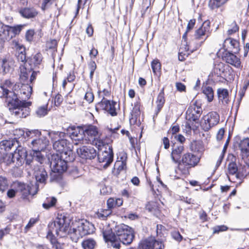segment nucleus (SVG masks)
Here are the masks:
<instances>
[{"label": "nucleus", "mask_w": 249, "mask_h": 249, "mask_svg": "<svg viewBox=\"0 0 249 249\" xmlns=\"http://www.w3.org/2000/svg\"><path fill=\"white\" fill-rule=\"evenodd\" d=\"M14 186L17 191L21 194L23 199H27L29 195L34 196L38 190V187L34 186L32 184H26L19 181L15 182Z\"/></svg>", "instance_id": "9d476101"}, {"label": "nucleus", "mask_w": 249, "mask_h": 249, "mask_svg": "<svg viewBox=\"0 0 249 249\" xmlns=\"http://www.w3.org/2000/svg\"><path fill=\"white\" fill-rule=\"evenodd\" d=\"M94 98V94L91 91V89L90 88L86 92L84 96V99L89 103H91L93 101Z\"/></svg>", "instance_id": "6e6d98bb"}, {"label": "nucleus", "mask_w": 249, "mask_h": 249, "mask_svg": "<svg viewBox=\"0 0 249 249\" xmlns=\"http://www.w3.org/2000/svg\"><path fill=\"white\" fill-rule=\"evenodd\" d=\"M41 135L40 131L36 129L28 130L26 132V136L29 138H33L34 137L36 138Z\"/></svg>", "instance_id": "5fc2aeb1"}, {"label": "nucleus", "mask_w": 249, "mask_h": 249, "mask_svg": "<svg viewBox=\"0 0 249 249\" xmlns=\"http://www.w3.org/2000/svg\"><path fill=\"white\" fill-rule=\"evenodd\" d=\"M153 243L152 249H164V246L161 240H157L153 237Z\"/></svg>", "instance_id": "3c124183"}, {"label": "nucleus", "mask_w": 249, "mask_h": 249, "mask_svg": "<svg viewBox=\"0 0 249 249\" xmlns=\"http://www.w3.org/2000/svg\"><path fill=\"white\" fill-rule=\"evenodd\" d=\"M73 160L72 156L65 158L61 157V155L58 154H53L52 156V159L50 161L51 166L55 171L59 172H64L68 168L67 162Z\"/></svg>", "instance_id": "0eeeda50"}, {"label": "nucleus", "mask_w": 249, "mask_h": 249, "mask_svg": "<svg viewBox=\"0 0 249 249\" xmlns=\"http://www.w3.org/2000/svg\"><path fill=\"white\" fill-rule=\"evenodd\" d=\"M49 143L48 139L41 135L32 140L31 142L32 150L29 152L27 151L26 165L31 166L35 161L42 163L44 157L41 152L46 148Z\"/></svg>", "instance_id": "f03ea898"}, {"label": "nucleus", "mask_w": 249, "mask_h": 249, "mask_svg": "<svg viewBox=\"0 0 249 249\" xmlns=\"http://www.w3.org/2000/svg\"><path fill=\"white\" fill-rule=\"evenodd\" d=\"M0 35L2 36L5 39H10L11 34L9 25H3L0 31Z\"/></svg>", "instance_id": "ea45409f"}, {"label": "nucleus", "mask_w": 249, "mask_h": 249, "mask_svg": "<svg viewBox=\"0 0 249 249\" xmlns=\"http://www.w3.org/2000/svg\"><path fill=\"white\" fill-rule=\"evenodd\" d=\"M35 177L36 181V186L38 187V184L44 185L46 184V180L48 177L47 172L43 166H41L35 172Z\"/></svg>", "instance_id": "6ab92c4d"}, {"label": "nucleus", "mask_w": 249, "mask_h": 249, "mask_svg": "<svg viewBox=\"0 0 249 249\" xmlns=\"http://www.w3.org/2000/svg\"><path fill=\"white\" fill-rule=\"evenodd\" d=\"M112 212V210H110L102 209L96 213V215L99 219L105 220L111 214Z\"/></svg>", "instance_id": "58836bf2"}, {"label": "nucleus", "mask_w": 249, "mask_h": 249, "mask_svg": "<svg viewBox=\"0 0 249 249\" xmlns=\"http://www.w3.org/2000/svg\"><path fill=\"white\" fill-rule=\"evenodd\" d=\"M112 232L124 245H130L135 237L133 229L124 224L116 225Z\"/></svg>", "instance_id": "39448f33"}, {"label": "nucleus", "mask_w": 249, "mask_h": 249, "mask_svg": "<svg viewBox=\"0 0 249 249\" xmlns=\"http://www.w3.org/2000/svg\"><path fill=\"white\" fill-rule=\"evenodd\" d=\"M223 59L226 63L232 65L236 68H239L241 67L240 59L232 53L226 52L223 54Z\"/></svg>", "instance_id": "a211bd4d"}, {"label": "nucleus", "mask_w": 249, "mask_h": 249, "mask_svg": "<svg viewBox=\"0 0 249 249\" xmlns=\"http://www.w3.org/2000/svg\"><path fill=\"white\" fill-rule=\"evenodd\" d=\"M97 157L99 162L104 163L103 164V167L107 168L113 160L114 154L112 146L108 144L103 145L99 150Z\"/></svg>", "instance_id": "423d86ee"}, {"label": "nucleus", "mask_w": 249, "mask_h": 249, "mask_svg": "<svg viewBox=\"0 0 249 249\" xmlns=\"http://www.w3.org/2000/svg\"><path fill=\"white\" fill-rule=\"evenodd\" d=\"M82 245L84 249H94L96 242L93 238H88L82 242Z\"/></svg>", "instance_id": "e433bc0d"}, {"label": "nucleus", "mask_w": 249, "mask_h": 249, "mask_svg": "<svg viewBox=\"0 0 249 249\" xmlns=\"http://www.w3.org/2000/svg\"><path fill=\"white\" fill-rule=\"evenodd\" d=\"M25 24H19L16 26H9L10 30L11 38L15 37L16 35H19L21 30L25 27Z\"/></svg>", "instance_id": "473e14b6"}, {"label": "nucleus", "mask_w": 249, "mask_h": 249, "mask_svg": "<svg viewBox=\"0 0 249 249\" xmlns=\"http://www.w3.org/2000/svg\"><path fill=\"white\" fill-rule=\"evenodd\" d=\"M196 24V19L193 18V19H190L188 23V24H187V32H189L191 30H192L195 25Z\"/></svg>", "instance_id": "69168bd1"}, {"label": "nucleus", "mask_w": 249, "mask_h": 249, "mask_svg": "<svg viewBox=\"0 0 249 249\" xmlns=\"http://www.w3.org/2000/svg\"><path fill=\"white\" fill-rule=\"evenodd\" d=\"M19 68L20 70V80L24 82L28 78V77L30 75V73L31 72L32 69H31V70H27V69L25 67V66L23 65H20Z\"/></svg>", "instance_id": "4c0bfd02"}, {"label": "nucleus", "mask_w": 249, "mask_h": 249, "mask_svg": "<svg viewBox=\"0 0 249 249\" xmlns=\"http://www.w3.org/2000/svg\"><path fill=\"white\" fill-rule=\"evenodd\" d=\"M54 101L56 106H59L63 101L62 96L59 94H57L54 98Z\"/></svg>", "instance_id": "338daca9"}, {"label": "nucleus", "mask_w": 249, "mask_h": 249, "mask_svg": "<svg viewBox=\"0 0 249 249\" xmlns=\"http://www.w3.org/2000/svg\"><path fill=\"white\" fill-rule=\"evenodd\" d=\"M19 13L23 18L32 19L35 18L38 14L37 10L33 7L21 8Z\"/></svg>", "instance_id": "aec40b11"}, {"label": "nucleus", "mask_w": 249, "mask_h": 249, "mask_svg": "<svg viewBox=\"0 0 249 249\" xmlns=\"http://www.w3.org/2000/svg\"><path fill=\"white\" fill-rule=\"evenodd\" d=\"M83 131L85 138H86V135L92 138L96 136L97 134V128L93 125H89L85 129L83 128Z\"/></svg>", "instance_id": "c9c22d12"}, {"label": "nucleus", "mask_w": 249, "mask_h": 249, "mask_svg": "<svg viewBox=\"0 0 249 249\" xmlns=\"http://www.w3.org/2000/svg\"><path fill=\"white\" fill-rule=\"evenodd\" d=\"M151 68L153 72L157 74L158 72H160L161 65L159 61L157 59L153 60L151 62Z\"/></svg>", "instance_id": "de8ad7c7"}, {"label": "nucleus", "mask_w": 249, "mask_h": 249, "mask_svg": "<svg viewBox=\"0 0 249 249\" xmlns=\"http://www.w3.org/2000/svg\"><path fill=\"white\" fill-rule=\"evenodd\" d=\"M66 133L73 141L75 144H83L87 139L85 138L83 128L79 126L71 125L66 129Z\"/></svg>", "instance_id": "1a4fd4ad"}, {"label": "nucleus", "mask_w": 249, "mask_h": 249, "mask_svg": "<svg viewBox=\"0 0 249 249\" xmlns=\"http://www.w3.org/2000/svg\"><path fill=\"white\" fill-rule=\"evenodd\" d=\"M13 46L16 49V54H20L22 53H26L25 48L21 44H19L18 42L14 41L13 42Z\"/></svg>", "instance_id": "49530a36"}, {"label": "nucleus", "mask_w": 249, "mask_h": 249, "mask_svg": "<svg viewBox=\"0 0 249 249\" xmlns=\"http://www.w3.org/2000/svg\"><path fill=\"white\" fill-rule=\"evenodd\" d=\"M27 60H28V63L30 65L33 64L35 66L37 67L42 62V55L41 53H38L33 57L28 58Z\"/></svg>", "instance_id": "2f4dec72"}, {"label": "nucleus", "mask_w": 249, "mask_h": 249, "mask_svg": "<svg viewBox=\"0 0 249 249\" xmlns=\"http://www.w3.org/2000/svg\"><path fill=\"white\" fill-rule=\"evenodd\" d=\"M203 93L206 96L209 102H211L213 99V90L212 88L208 86L205 87L203 90Z\"/></svg>", "instance_id": "79ce46f5"}, {"label": "nucleus", "mask_w": 249, "mask_h": 249, "mask_svg": "<svg viewBox=\"0 0 249 249\" xmlns=\"http://www.w3.org/2000/svg\"><path fill=\"white\" fill-rule=\"evenodd\" d=\"M48 135L53 143L65 138L66 133L61 131H51L48 132Z\"/></svg>", "instance_id": "7c9ffc66"}, {"label": "nucleus", "mask_w": 249, "mask_h": 249, "mask_svg": "<svg viewBox=\"0 0 249 249\" xmlns=\"http://www.w3.org/2000/svg\"><path fill=\"white\" fill-rule=\"evenodd\" d=\"M11 231V228L9 226H6L4 229L0 230V239H2L3 237L10 233Z\"/></svg>", "instance_id": "0e129e2a"}, {"label": "nucleus", "mask_w": 249, "mask_h": 249, "mask_svg": "<svg viewBox=\"0 0 249 249\" xmlns=\"http://www.w3.org/2000/svg\"><path fill=\"white\" fill-rule=\"evenodd\" d=\"M9 183L7 178L3 176H0V191L3 192L7 190Z\"/></svg>", "instance_id": "c03bdc74"}, {"label": "nucleus", "mask_w": 249, "mask_h": 249, "mask_svg": "<svg viewBox=\"0 0 249 249\" xmlns=\"http://www.w3.org/2000/svg\"><path fill=\"white\" fill-rule=\"evenodd\" d=\"M171 236L173 239L179 242L182 240V236L178 231H173L171 233Z\"/></svg>", "instance_id": "4d7b16f0"}, {"label": "nucleus", "mask_w": 249, "mask_h": 249, "mask_svg": "<svg viewBox=\"0 0 249 249\" xmlns=\"http://www.w3.org/2000/svg\"><path fill=\"white\" fill-rule=\"evenodd\" d=\"M153 237L142 241L139 244V249H152Z\"/></svg>", "instance_id": "72a5a7b5"}, {"label": "nucleus", "mask_w": 249, "mask_h": 249, "mask_svg": "<svg viewBox=\"0 0 249 249\" xmlns=\"http://www.w3.org/2000/svg\"><path fill=\"white\" fill-rule=\"evenodd\" d=\"M62 172H59L54 171L52 168V172L50 173V180L51 182L53 181H59L62 179Z\"/></svg>", "instance_id": "a19ab883"}, {"label": "nucleus", "mask_w": 249, "mask_h": 249, "mask_svg": "<svg viewBox=\"0 0 249 249\" xmlns=\"http://www.w3.org/2000/svg\"><path fill=\"white\" fill-rule=\"evenodd\" d=\"M123 203V201L122 198L110 197L107 202V209L112 210L114 208L122 206Z\"/></svg>", "instance_id": "c85d7f7f"}, {"label": "nucleus", "mask_w": 249, "mask_h": 249, "mask_svg": "<svg viewBox=\"0 0 249 249\" xmlns=\"http://www.w3.org/2000/svg\"><path fill=\"white\" fill-rule=\"evenodd\" d=\"M223 48L225 50L230 48L232 50V52L236 53L239 51V42L236 39L228 38H226L223 43Z\"/></svg>", "instance_id": "4be33fe9"}, {"label": "nucleus", "mask_w": 249, "mask_h": 249, "mask_svg": "<svg viewBox=\"0 0 249 249\" xmlns=\"http://www.w3.org/2000/svg\"><path fill=\"white\" fill-rule=\"evenodd\" d=\"M208 5L212 10L217 9L222 6L219 0H210Z\"/></svg>", "instance_id": "603ef678"}, {"label": "nucleus", "mask_w": 249, "mask_h": 249, "mask_svg": "<svg viewBox=\"0 0 249 249\" xmlns=\"http://www.w3.org/2000/svg\"><path fill=\"white\" fill-rule=\"evenodd\" d=\"M56 199L54 197H52L47 202L43 203L42 206L46 209H49L50 208L54 206L56 202Z\"/></svg>", "instance_id": "864d4df0"}, {"label": "nucleus", "mask_w": 249, "mask_h": 249, "mask_svg": "<svg viewBox=\"0 0 249 249\" xmlns=\"http://www.w3.org/2000/svg\"><path fill=\"white\" fill-rule=\"evenodd\" d=\"M188 32H187V30L186 32L184 33L182 36V45L185 46L184 49L186 52H188L187 54H189L190 53H193L194 51L196 50L197 48V46L195 45L196 44L195 42H194V40L192 41H190L189 42H187V36Z\"/></svg>", "instance_id": "b1692460"}, {"label": "nucleus", "mask_w": 249, "mask_h": 249, "mask_svg": "<svg viewBox=\"0 0 249 249\" xmlns=\"http://www.w3.org/2000/svg\"><path fill=\"white\" fill-rule=\"evenodd\" d=\"M13 83L9 80H6L3 84L0 86V88L3 91V94L6 96L7 99V97H9V96H8L9 93L11 92L8 88L11 89Z\"/></svg>", "instance_id": "f704fd0d"}, {"label": "nucleus", "mask_w": 249, "mask_h": 249, "mask_svg": "<svg viewBox=\"0 0 249 249\" xmlns=\"http://www.w3.org/2000/svg\"><path fill=\"white\" fill-rule=\"evenodd\" d=\"M217 95L219 102L226 105L229 102V95L228 89H217Z\"/></svg>", "instance_id": "bb28decb"}, {"label": "nucleus", "mask_w": 249, "mask_h": 249, "mask_svg": "<svg viewBox=\"0 0 249 249\" xmlns=\"http://www.w3.org/2000/svg\"><path fill=\"white\" fill-rule=\"evenodd\" d=\"M69 227L68 229V232L64 236L69 233L70 238H71V240L73 242L77 243L80 238L83 236L81 234V232H79V231L78 230V227H77L76 228H73L71 230V231H69Z\"/></svg>", "instance_id": "c756f323"}, {"label": "nucleus", "mask_w": 249, "mask_h": 249, "mask_svg": "<svg viewBox=\"0 0 249 249\" xmlns=\"http://www.w3.org/2000/svg\"><path fill=\"white\" fill-rule=\"evenodd\" d=\"M27 150L26 148L21 145H18L13 153L4 154L1 160L6 165L13 164L15 167L22 166L24 162L26 164Z\"/></svg>", "instance_id": "7ed1b4c3"}, {"label": "nucleus", "mask_w": 249, "mask_h": 249, "mask_svg": "<svg viewBox=\"0 0 249 249\" xmlns=\"http://www.w3.org/2000/svg\"><path fill=\"white\" fill-rule=\"evenodd\" d=\"M78 155L82 159L91 160L97 155L96 150L92 146H83L77 149Z\"/></svg>", "instance_id": "4468645a"}, {"label": "nucleus", "mask_w": 249, "mask_h": 249, "mask_svg": "<svg viewBox=\"0 0 249 249\" xmlns=\"http://www.w3.org/2000/svg\"><path fill=\"white\" fill-rule=\"evenodd\" d=\"M202 113L201 107L195 101L190 105L186 112V120L189 122H198L200 117Z\"/></svg>", "instance_id": "9b49d317"}, {"label": "nucleus", "mask_w": 249, "mask_h": 249, "mask_svg": "<svg viewBox=\"0 0 249 249\" xmlns=\"http://www.w3.org/2000/svg\"><path fill=\"white\" fill-rule=\"evenodd\" d=\"M200 160V157L190 152L184 154L178 165V170L181 174L186 176L189 174V169L197 166Z\"/></svg>", "instance_id": "20e7f679"}, {"label": "nucleus", "mask_w": 249, "mask_h": 249, "mask_svg": "<svg viewBox=\"0 0 249 249\" xmlns=\"http://www.w3.org/2000/svg\"><path fill=\"white\" fill-rule=\"evenodd\" d=\"M206 36V33L203 30V28L201 27L197 29L194 34V38L196 39H204V40H205V38Z\"/></svg>", "instance_id": "a18cd8bd"}, {"label": "nucleus", "mask_w": 249, "mask_h": 249, "mask_svg": "<svg viewBox=\"0 0 249 249\" xmlns=\"http://www.w3.org/2000/svg\"><path fill=\"white\" fill-rule=\"evenodd\" d=\"M165 102L164 88H163L159 93L156 101L157 107L155 113L156 116L158 115L162 108Z\"/></svg>", "instance_id": "cd10ccee"}, {"label": "nucleus", "mask_w": 249, "mask_h": 249, "mask_svg": "<svg viewBox=\"0 0 249 249\" xmlns=\"http://www.w3.org/2000/svg\"><path fill=\"white\" fill-rule=\"evenodd\" d=\"M232 28L229 29L227 31L228 35H231L233 34L238 32L239 30V27L235 21L233 22V23H232Z\"/></svg>", "instance_id": "680f3d73"}, {"label": "nucleus", "mask_w": 249, "mask_h": 249, "mask_svg": "<svg viewBox=\"0 0 249 249\" xmlns=\"http://www.w3.org/2000/svg\"><path fill=\"white\" fill-rule=\"evenodd\" d=\"M78 230L84 236L91 234L95 232V228L93 224L87 220H82L77 226Z\"/></svg>", "instance_id": "2eb2a0df"}, {"label": "nucleus", "mask_w": 249, "mask_h": 249, "mask_svg": "<svg viewBox=\"0 0 249 249\" xmlns=\"http://www.w3.org/2000/svg\"><path fill=\"white\" fill-rule=\"evenodd\" d=\"M11 92L12 97H7V107L11 115L17 119L25 118L30 112L32 103L27 101L32 93V87L28 84H16Z\"/></svg>", "instance_id": "f257e3e1"}, {"label": "nucleus", "mask_w": 249, "mask_h": 249, "mask_svg": "<svg viewBox=\"0 0 249 249\" xmlns=\"http://www.w3.org/2000/svg\"><path fill=\"white\" fill-rule=\"evenodd\" d=\"M35 35V31L33 29H30L27 31L25 34L26 40L28 42H31L33 40Z\"/></svg>", "instance_id": "052dcab7"}, {"label": "nucleus", "mask_w": 249, "mask_h": 249, "mask_svg": "<svg viewBox=\"0 0 249 249\" xmlns=\"http://www.w3.org/2000/svg\"><path fill=\"white\" fill-rule=\"evenodd\" d=\"M53 148L56 151L60 153L61 157L66 158L72 156L73 145L69 141L64 138L60 141L53 143Z\"/></svg>", "instance_id": "6e6552de"}, {"label": "nucleus", "mask_w": 249, "mask_h": 249, "mask_svg": "<svg viewBox=\"0 0 249 249\" xmlns=\"http://www.w3.org/2000/svg\"><path fill=\"white\" fill-rule=\"evenodd\" d=\"M14 61L10 58H3L0 61L1 72L3 75L11 73L14 70Z\"/></svg>", "instance_id": "f3484780"}, {"label": "nucleus", "mask_w": 249, "mask_h": 249, "mask_svg": "<svg viewBox=\"0 0 249 249\" xmlns=\"http://www.w3.org/2000/svg\"><path fill=\"white\" fill-rule=\"evenodd\" d=\"M36 115L39 117L45 116L48 113L47 107L41 106L39 107L36 110Z\"/></svg>", "instance_id": "09e8293b"}, {"label": "nucleus", "mask_w": 249, "mask_h": 249, "mask_svg": "<svg viewBox=\"0 0 249 249\" xmlns=\"http://www.w3.org/2000/svg\"><path fill=\"white\" fill-rule=\"evenodd\" d=\"M235 160V157H233L231 161L229 163L228 167L229 173L231 175H235L236 178L238 179L243 180L244 178V175L239 171Z\"/></svg>", "instance_id": "412c9836"}, {"label": "nucleus", "mask_w": 249, "mask_h": 249, "mask_svg": "<svg viewBox=\"0 0 249 249\" xmlns=\"http://www.w3.org/2000/svg\"><path fill=\"white\" fill-rule=\"evenodd\" d=\"M228 228L225 225L216 226L213 228V233H218L220 232L226 231Z\"/></svg>", "instance_id": "bf43d9fd"}, {"label": "nucleus", "mask_w": 249, "mask_h": 249, "mask_svg": "<svg viewBox=\"0 0 249 249\" xmlns=\"http://www.w3.org/2000/svg\"><path fill=\"white\" fill-rule=\"evenodd\" d=\"M210 24L211 22L209 20H205L200 27L203 28V30L207 34V36L205 37V39H206L210 34Z\"/></svg>", "instance_id": "8fccbe9b"}, {"label": "nucleus", "mask_w": 249, "mask_h": 249, "mask_svg": "<svg viewBox=\"0 0 249 249\" xmlns=\"http://www.w3.org/2000/svg\"><path fill=\"white\" fill-rule=\"evenodd\" d=\"M238 146L242 158L247 157L249 155V138H246L241 140Z\"/></svg>", "instance_id": "393cba45"}, {"label": "nucleus", "mask_w": 249, "mask_h": 249, "mask_svg": "<svg viewBox=\"0 0 249 249\" xmlns=\"http://www.w3.org/2000/svg\"><path fill=\"white\" fill-rule=\"evenodd\" d=\"M103 235L106 242H110L111 246L115 249H119L121 245L117 241L118 239L113 233L111 229L103 230Z\"/></svg>", "instance_id": "dca6fc26"}, {"label": "nucleus", "mask_w": 249, "mask_h": 249, "mask_svg": "<svg viewBox=\"0 0 249 249\" xmlns=\"http://www.w3.org/2000/svg\"><path fill=\"white\" fill-rule=\"evenodd\" d=\"M215 72L217 75H221L225 71L224 64L223 63H220L215 66Z\"/></svg>", "instance_id": "13d9d810"}, {"label": "nucleus", "mask_w": 249, "mask_h": 249, "mask_svg": "<svg viewBox=\"0 0 249 249\" xmlns=\"http://www.w3.org/2000/svg\"><path fill=\"white\" fill-rule=\"evenodd\" d=\"M184 146L182 144L174 146V147L172 148L171 158L172 161L175 163H177L178 165L181 160H180L181 154L184 151Z\"/></svg>", "instance_id": "5701e85b"}, {"label": "nucleus", "mask_w": 249, "mask_h": 249, "mask_svg": "<svg viewBox=\"0 0 249 249\" xmlns=\"http://www.w3.org/2000/svg\"><path fill=\"white\" fill-rule=\"evenodd\" d=\"M17 192V190H15L14 189H10L7 191V196L10 198H13L15 196Z\"/></svg>", "instance_id": "774afa93"}, {"label": "nucleus", "mask_w": 249, "mask_h": 249, "mask_svg": "<svg viewBox=\"0 0 249 249\" xmlns=\"http://www.w3.org/2000/svg\"><path fill=\"white\" fill-rule=\"evenodd\" d=\"M37 221V219L36 218H32L30 219L28 223L25 227V232H27L31 227H32L35 224H36Z\"/></svg>", "instance_id": "e2e57ef3"}, {"label": "nucleus", "mask_w": 249, "mask_h": 249, "mask_svg": "<svg viewBox=\"0 0 249 249\" xmlns=\"http://www.w3.org/2000/svg\"><path fill=\"white\" fill-rule=\"evenodd\" d=\"M116 104V102L108 100L103 97L102 100L96 105V109L104 110L112 116H115L117 114L115 107Z\"/></svg>", "instance_id": "ddd939ff"}, {"label": "nucleus", "mask_w": 249, "mask_h": 249, "mask_svg": "<svg viewBox=\"0 0 249 249\" xmlns=\"http://www.w3.org/2000/svg\"><path fill=\"white\" fill-rule=\"evenodd\" d=\"M191 148L192 151L199 153H202L204 150L203 144L200 142H195L192 143Z\"/></svg>", "instance_id": "37998d69"}, {"label": "nucleus", "mask_w": 249, "mask_h": 249, "mask_svg": "<svg viewBox=\"0 0 249 249\" xmlns=\"http://www.w3.org/2000/svg\"><path fill=\"white\" fill-rule=\"evenodd\" d=\"M18 145H19L18 142L15 139L9 140H3L0 142V149L5 151H9L14 146H15L16 149Z\"/></svg>", "instance_id": "a878e982"}, {"label": "nucleus", "mask_w": 249, "mask_h": 249, "mask_svg": "<svg viewBox=\"0 0 249 249\" xmlns=\"http://www.w3.org/2000/svg\"><path fill=\"white\" fill-rule=\"evenodd\" d=\"M203 120L201 124V128L204 131H208L219 123V115L216 112L212 111L204 116Z\"/></svg>", "instance_id": "f8f14e48"}]
</instances>
